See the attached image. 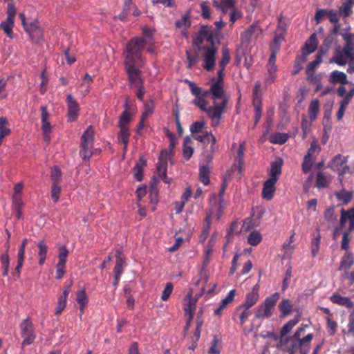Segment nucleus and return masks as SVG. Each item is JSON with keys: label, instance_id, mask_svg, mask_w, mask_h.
Returning a JSON list of instances; mask_svg holds the SVG:
<instances>
[{"label": "nucleus", "instance_id": "59", "mask_svg": "<svg viewBox=\"0 0 354 354\" xmlns=\"http://www.w3.org/2000/svg\"><path fill=\"white\" fill-rule=\"evenodd\" d=\"M214 136L211 132L205 131L202 135L194 136V140L205 145L209 143L210 137Z\"/></svg>", "mask_w": 354, "mask_h": 354}, {"label": "nucleus", "instance_id": "32", "mask_svg": "<svg viewBox=\"0 0 354 354\" xmlns=\"http://www.w3.org/2000/svg\"><path fill=\"white\" fill-rule=\"evenodd\" d=\"M94 142V130L92 126H89L81 136V144L82 145H92Z\"/></svg>", "mask_w": 354, "mask_h": 354}, {"label": "nucleus", "instance_id": "44", "mask_svg": "<svg viewBox=\"0 0 354 354\" xmlns=\"http://www.w3.org/2000/svg\"><path fill=\"white\" fill-rule=\"evenodd\" d=\"M213 212H207L205 219V226L203 229L201 237H203L204 239L207 238L209 234V232L211 227V220L212 218Z\"/></svg>", "mask_w": 354, "mask_h": 354}, {"label": "nucleus", "instance_id": "61", "mask_svg": "<svg viewBox=\"0 0 354 354\" xmlns=\"http://www.w3.org/2000/svg\"><path fill=\"white\" fill-rule=\"evenodd\" d=\"M328 12L329 10L326 9H317L315 15L316 24H320L326 17H328Z\"/></svg>", "mask_w": 354, "mask_h": 354}, {"label": "nucleus", "instance_id": "36", "mask_svg": "<svg viewBox=\"0 0 354 354\" xmlns=\"http://www.w3.org/2000/svg\"><path fill=\"white\" fill-rule=\"evenodd\" d=\"M282 160L279 159V160L272 162L271 163V168L270 171V178H275L277 181L279 179V176L281 173L282 168Z\"/></svg>", "mask_w": 354, "mask_h": 354}, {"label": "nucleus", "instance_id": "57", "mask_svg": "<svg viewBox=\"0 0 354 354\" xmlns=\"http://www.w3.org/2000/svg\"><path fill=\"white\" fill-rule=\"evenodd\" d=\"M60 184H52L51 185V198L54 203H57L59 199V194L61 192Z\"/></svg>", "mask_w": 354, "mask_h": 354}, {"label": "nucleus", "instance_id": "31", "mask_svg": "<svg viewBox=\"0 0 354 354\" xmlns=\"http://www.w3.org/2000/svg\"><path fill=\"white\" fill-rule=\"evenodd\" d=\"M37 248L39 249L37 255L39 257V266H43L45 263L47 253H48V246L44 243V240H41L37 243Z\"/></svg>", "mask_w": 354, "mask_h": 354}, {"label": "nucleus", "instance_id": "10", "mask_svg": "<svg viewBox=\"0 0 354 354\" xmlns=\"http://www.w3.org/2000/svg\"><path fill=\"white\" fill-rule=\"evenodd\" d=\"M25 31L28 34L30 39L36 44H39L44 39L43 30L38 25L37 21H33L25 25Z\"/></svg>", "mask_w": 354, "mask_h": 354}, {"label": "nucleus", "instance_id": "54", "mask_svg": "<svg viewBox=\"0 0 354 354\" xmlns=\"http://www.w3.org/2000/svg\"><path fill=\"white\" fill-rule=\"evenodd\" d=\"M230 61V50L227 48H224L222 50V59L219 62V68H225V66Z\"/></svg>", "mask_w": 354, "mask_h": 354}, {"label": "nucleus", "instance_id": "55", "mask_svg": "<svg viewBox=\"0 0 354 354\" xmlns=\"http://www.w3.org/2000/svg\"><path fill=\"white\" fill-rule=\"evenodd\" d=\"M324 218L329 223L333 224L337 221V216L335 214L334 207H330L324 212Z\"/></svg>", "mask_w": 354, "mask_h": 354}, {"label": "nucleus", "instance_id": "63", "mask_svg": "<svg viewBox=\"0 0 354 354\" xmlns=\"http://www.w3.org/2000/svg\"><path fill=\"white\" fill-rule=\"evenodd\" d=\"M205 127V122L201 121H196L193 122L189 127V131L192 133H200Z\"/></svg>", "mask_w": 354, "mask_h": 354}, {"label": "nucleus", "instance_id": "19", "mask_svg": "<svg viewBox=\"0 0 354 354\" xmlns=\"http://www.w3.org/2000/svg\"><path fill=\"white\" fill-rule=\"evenodd\" d=\"M294 304L292 301L288 299H283L278 305L280 312V318H285L290 315L293 310Z\"/></svg>", "mask_w": 354, "mask_h": 354}, {"label": "nucleus", "instance_id": "14", "mask_svg": "<svg viewBox=\"0 0 354 354\" xmlns=\"http://www.w3.org/2000/svg\"><path fill=\"white\" fill-rule=\"evenodd\" d=\"M252 308L241 304L236 308L233 318L237 317L239 319V324L241 326L245 324L248 318L252 315Z\"/></svg>", "mask_w": 354, "mask_h": 354}, {"label": "nucleus", "instance_id": "30", "mask_svg": "<svg viewBox=\"0 0 354 354\" xmlns=\"http://www.w3.org/2000/svg\"><path fill=\"white\" fill-rule=\"evenodd\" d=\"M335 38L336 37L328 33V35L323 40L322 44L320 46L318 53L326 56L329 52L331 45Z\"/></svg>", "mask_w": 354, "mask_h": 354}, {"label": "nucleus", "instance_id": "45", "mask_svg": "<svg viewBox=\"0 0 354 354\" xmlns=\"http://www.w3.org/2000/svg\"><path fill=\"white\" fill-rule=\"evenodd\" d=\"M326 328L328 335L329 336H333L336 333L337 330V327H338L337 323L335 321L333 320L330 317H327L326 318Z\"/></svg>", "mask_w": 354, "mask_h": 354}, {"label": "nucleus", "instance_id": "58", "mask_svg": "<svg viewBox=\"0 0 354 354\" xmlns=\"http://www.w3.org/2000/svg\"><path fill=\"white\" fill-rule=\"evenodd\" d=\"M313 160L309 155H306L302 162V171L304 174H308L312 168Z\"/></svg>", "mask_w": 354, "mask_h": 354}, {"label": "nucleus", "instance_id": "23", "mask_svg": "<svg viewBox=\"0 0 354 354\" xmlns=\"http://www.w3.org/2000/svg\"><path fill=\"white\" fill-rule=\"evenodd\" d=\"M329 82L333 84L339 83L342 85L347 84L348 83L346 74L337 70L333 71L330 74Z\"/></svg>", "mask_w": 354, "mask_h": 354}, {"label": "nucleus", "instance_id": "37", "mask_svg": "<svg viewBox=\"0 0 354 354\" xmlns=\"http://www.w3.org/2000/svg\"><path fill=\"white\" fill-rule=\"evenodd\" d=\"M337 199L339 201H342L344 205H347L351 202L353 198V194L351 192L346 191L344 189L339 192L335 193Z\"/></svg>", "mask_w": 354, "mask_h": 354}, {"label": "nucleus", "instance_id": "34", "mask_svg": "<svg viewBox=\"0 0 354 354\" xmlns=\"http://www.w3.org/2000/svg\"><path fill=\"white\" fill-rule=\"evenodd\" d=\"M122 250L120 249L117 250L115 257L116 262L115 266L114 267V274L115 275H121L123 272V266L124 264V259L122 257Z\"/></svg>", "mask_w": 354, "mask_h": 354}, {"label": "nucleus", "instance_id": "41", "mask_svg": "<svg viewBox=\"0 0 354 354\" xmlns=\"http://www.w3.org/2000/svg\"><path fill=\"white\" fill-rule=\"evenodd\" d=\"M120 131L118 133V139L123 144H129L130 132L129 127L118 126Z\"/></svg>", "mask_w": 354, "mask_h": 354}, {"label": "nucleus", "instance_id": "60", "mask_svg": "<svg viewBox=\"0 0 354 354\" xmlns=\"http://www.w3.org/2000/svg\"><path fill=\"white\" fill-rule=\"evenodd\" d=\"M288 138V136L286 133H277L272 138L271 142L274 144L283 145Z\"/></svg>", "mask_w": 354, "mask_h": 354}, {"label": "nucleus", "instance_id": "42", "mask_svg": "<svg viewBox=\"0 0 354 354\" xmlns=\"http://www.w3.org/2000/svg\"><path fill=\"white\" fill-rule=\"evenodd\" d=\"M1 268L3 269L2 275L6 277L8 274L9 266H10V258L8 256V250L1 256Z\"/></svg>", "mask_w": 354, "mask_h": 354}, {"label": "nucleus", "instance_id": "8", "mask_svg": "<svg viewBox=\"0 0 354 354\" xmlns=\"http://www.w3.org/2000/svg\"><path fill=\"white\" fill-rule=\"evenodd\" d=\"M225 69V68H220L217 73V79L215 77L212 79V84L211 85V91L214 92V96L216 98H222L225 95L223 88Z\"/></svg>", "mask_w": 354, "mask_h": 354}, {"label": "nucleus", "instance_id": "49", "mask_svg": "<svg viewBox=\"0 0 354 354\" xmlns=\"http://www.w3.org/2000/svg\"><path fill=\"white\" fill-rule=\"evenodd\" d=\"M340 35L345 41L344 46L354 49V33L341 32Z\"/></svg>", "mask_w": 354, "mask_h": 354}, {"label": "nucleus", "instance_id": "22", "mask_svg": "<svg viewBox=\"0 0 354 354\" xmlns=\"http://www.w3.org/2000/svg\"><path fill=\"white\" fill-rule=\"evenodd\" d=\"M234 296L235 290H231L227 295L218 303V307L214 309V315L220 316L227 306L234 300Z\"/></svg>", "mask_w": 354, "mask_h": 354}, {"label": "nucleus", "instance_id": "1", "mask_svg": "<svg viewBox=\"0 0 354 354\" xmlns=\"http://www.w3.org/2000/svg\"><path fill=\"white\" fill-rule=\"evenodd\" d=\"M146 43L147 39L142 37H133L126 44L122 54L130 86L144 84L141 68L146 63L142 54Z\"/></svg>", "mask_w": 354, "mask_h": 354}, {"label": "nucleus", "instance_id": "12", "mask_svg": "<svg viewBox=\"0 0 354 354\" xmlns=\"http://www.w3.org/2000/svg\"><path fill=\"white\" fill-rule=\"evenodd\" d=\"M66 103L68 105V120L71 122L77 118L80 113V106L71 94L66 95Z\"/></svg>", "mask_w": 354, "mask_h": 354}, {"label": "nucleus", "instance_id": "48", "mask_svg": "<svg viewBox=\"0 0 354 354\" xmlns=\"http://www.w3.org/2000/svg\"><path fill=\"white\" fill-rule=\"evenodd\" d=\"M93 147V145H84L81 144V151L80 152V156L84 159V160H88L89 158L92 156V149Z\"/></svg>", "mask_w": 354, "mask_h": 354}, {"label": "nucleus", "instance_id": "17", "mask_svg": "<svg viewBox=\"0 0 354 354\" xmlns=\"http://www.w3.org/2000/svg\"><path fill=\"white\" fill-rule=\"evenodd\" d=\"M330 300L333 304L345 307L346 308H352L354 307V302L350 297H343L339 293L335 292L330 297Z\"/></svg>", "mask_w": 354, "mask_h": 354}, {"label": "nucleus", "instance_id": "51", "mask_svg": "<svg viewBox=\"0 0 354 354\" xmlns=\"http://www.w3.org/2000/svg\"><path fill=\"white\" fill-rule=\"evenodd\" d=\"M284 39V34L283 32L276 34L274 37L273 41L270 44V50H277L279 51L281 48V42Z\"/></svg>", "mask_w": 354, "mask_h": 354}, {"label": "nucleus", "instance_id": "27", "mask_svg": "<svg viewBox=\"0 0 354 354\" xmlns=\"http://www.w3.org/2000/svg\"><path fill=\"white\" fill-rule=\"evenodd\" d=\"M308 57L305 52H302L301 55H297L294 62V69L292 71V75H297L303 68V64L307 61Z\"/></svg>", "mask_w": 354, "mask_h": 354}, {"label": "nucleus", "instance_id": "2", "mask_svg": "<svg viewBox=\"0 0 354 354\" xmlns=\"http://www.w3.org/2000/svg\"><path fill=\"white\" fill-rule=\"evenodd\" d=\"M279 298L280 295L279 292H274L267 297L255 308L252 323L257 321H260L261 323L263 321L270 319L274 315L275 306Z\"/></svg>", "mask_w": 354, "mask_h": 354}, {"label": "nucleus", "instance_id": "21", "mask_svg": "<svg viewBox=\"0 0 354 354\" xmlns=\"http://www.w3.org/2000/svg\"><path fill=\"white\" fill-rule=\"evenodd\" d=\"M300 319L301 315L298 314L294 319L289 320L282 326L280 330L279 340L286 338L285 336L299 322Z\"/></svg>", "mask_w": 354, "mask_h": 354}, {"label": "nucleus", "instance_id": "50", "mask_svg": "<svg viewBox=\"0 0 354 354\" xmlns=\"http://www.w3.org/2000/svg\"><path fill=\"white\" fill-rule=\"evenodd\" d=\"M221 342L216 335L213 337L212 345L209 348L208 354H220Z\"/></svg>", "mask_w": 354, "mask_h": 354}, {"label": "nucleus", "instance_id": "28", "mask_svg": "<svg viewBox=\"0 0 354 354\" xmlns=\"http://www.w3.org/2000/svg\"><path fill=\"white\" fill-rule=\"evenodd\" d=\"M192 140L189 136H186L184 138L183 144V156L184 158L187 161L189 160L194 151V148L191 146Z\"/></svg>", "mask_w": 354, "mask_h": 354}, {"label": "nucleus", "instance_id": "3", "mask_svg": "<svg viewBox=\"0 0 354 354\" xmlns=\"http://www.w3.org/2000/svg\"><path fill=\"white\" fill-rule=\"evenodd\" d=\"M348 156H344L341 154L335 156L328 163L327 167L336 171L339 178L342 179L348 172L349 166L347 164Z\"/></svg>", "mask_w": 354, "mask_h": 354}, {"label": "nucleus", "instance_id": "53", "mask_svg": "<svg viewBox=\"0 0 354 354\" xmlns=\"http://www.w3.org/2000/svg\"><path fill=\"white\" fill-rule=\"evenodd\" d=\"M352 7L353 5L348 2H344L339 8V14L344 17H350L352 14Z\"/></svg>", "mask_w": 354, "mask_h": 354}, {"label": "nucleus", "instance_id": "47", "mask_svg": "<svg viewBox=\"0 0 354 354\" xmlns=\"http://www.w3.org/2000/svg\"><path fill=\"white\" fill-rule=\"evenodd\" d=\"M131 120L132 118L129 111L124 110L120 116L118 126L129 127Z\"/></svg>", "mask_w": 354, "mask_h": 354}, {"label": "nucleus", "instance_id": "35", "mask_svg": "<svg viewBox=\"0 0 354 354\" xmlns=\"http://www.w3.org/2000/svg\"><path fill=\"white\" fill-rule=\"evenodd\" d=\"M209 173H210V169H209V165H203L200 167V169H199L200 180L205 185H208L210 183Z\"/></svg>", "mask_w": 354, "mask_h": 354}, {"label": "nucleus", "instance_id": "29", "mask_svg": "<svg viewBox=\"0 0 354 354\" xmlns=\"http://www.w3.org/2000/svg\"><path fill=\"white\" fill-rule=\"evenodd\" d=\"M185 304L184 305V310L185 315L194 316V312L196 306V299L193 298L191 295H188L185 298Z\"/></svg>", "mask_w": 354, "mask_h": 354}, {"label": "nucleus", "instance_id": "25", "mask_svg": "<svg viewBox=\"0 0 354 354\" xmlns=\"http://www.w3.org/2000/svg\"><path fill=\"white\" fill-rule=\"evenodd\" d=\"M41 129L43 133H50L52 131V127L48 122V119L50 118V113L47 111V108L45 106H41Z\"/></svg>", "mask_w": 354, "mask_h": 354}, {"label": "nucleus", "instance_id": "18", "mask_svg": "<svg viewBox=\"0 0 354 354\" xmlns=\"http://www.w3.org/2000/svg\"><path fill=\"white\" fill-rule=\"evenodd\" d=\"M313 333H309L303 337H297L299 351L301 354H308L310 348V342L313 339Z\"/></svg>", "mask_w": 354, "mask_h": 354}, {"label": "nucleus", "instance_id": "15", "mask_svg": "<svg viewBox=\"0 0 354 354\" xmlns=\"http://www.w3.org/2000/svg\"><path fill=\"white\" fill-rule=\"evenodd\" d=\"M275 178H269L265 181L263 186L262 196L267 200H271L275 192V184L277 183Z\"/></svg>", "mask_w": 354, "mask_h": 354}, {"label": "nucleus", "instance_id": "7", "mask_svg": "<svg viewBox=\"0 0 354 354\" xmlns=\"http://www.w3.org/2000/svg\"><path fill=\"white\" fill-rule=\"evenodd\" d=\"M7 19L2 21L0 24L1 28L3 30L8 37L12 38V28L14 27V21L17 14V9L12 3H10L7 6Z\"/></svg>", "mask_w": 354, "mask_h": 354}, {"label": "nucleus", "instance_id": "16", "mask_svg": "<svg viewBox=\"0 0 354 354\" xmlns=\"http://www.w3.org/2000/svg\"><path fill=\"white\" fill-rule=\"evenodd\" d=\"M347 221H349V226L346 232L351 233L354 230V213H350L349 211L342 209L339 219V228H343Z\"/></svg>", "mask_w": 354, "mask_h": 354}, {"label": "nucleus", "instance_id": "9", "mask_svg": "<svg viewBox=\"0 0 354 354\" xmlns=\"http://www.w3.org/2000/svg\"><path fill=\"white\" fill-rule=\"evenodd\" d=\"M205 53L203 54L204 64L203 67L207 71H212L216 64V54L217 48L216 47H203Z\"/></svg>", "mask_w": 354, "mask_h": 354}, {"label": "nucleus", "instance_id": "11", "mask_svg": "<svg viewBox=\"0 0 354 354\" xmlns=\"http://www.w3.org/2000/svg\"><path fill=\"white\" fill-rule=\"evenodd\" d=\"M185 82L188 84L191 93L195 96L196 98L205 99L209 95H212V100H218L214 96V92L211 91V88L209 90H205L201 87L197 86L194 82L185 80Z\"/></svg>", "mask_w": 354, "mask_h": 354}, {"label": "nucleus", "instance_id": "26", "mask_svg": "<svg viewBox=\"0 0 354 354\" xmlns=\"http://www.w3.org/2000/svg\"><path fill=\"white\" fill-rule=\"evenodd\" d=\"M147 166V160L140 157L133 168L134 178L138 182L142 181L143 178V169Z\"/></svg>", "mask_w": 354, "mask_h": 354}, {"label": "nucleus", "instance_id": "33", "mask_svg": "<svg viewBox=\"0 0 354 354\" xmlns=\"http://www.w3.org/2000/svg\"><path fill=\"white\" fill-rule=\"evenodd\" d=\"M319 112V101L317 99L313 100L308 106V113L311 122L315 120Z\"/></svg>", "mask_w": 354, "mask_h": 354}, {"label": "nucleus", "instance_id": "6", "mask_svg": "<svg viewBox=\"0 0 354 354\" xmlns=\"http://www.w3.org/2000/svg\"><path fill=\"white\" fill-rule=\"evenodd\" d=\"M227 102L228 99L224 95L222 98L213 100V105L209 106L205 113L210 119H221Z\"/></svg>", "mask_w": 354, "mask_h": 354}, {"label": "nucleus", "instance_id": "40", "mask_svg": "<svg viewBox=\"0 0 354 354\" xmlns=\"http://www.w3.org/2000/svg\"><path fill=\"white\" fill-rule=\"evenodd\" d=\"M324 55L318 53L316 55L315 59L313 62H310L306 66V72H315L316 69L319 67V66L322 62V57Z\"/></svg>", "mask_w": 354, "mask_h": 354}, {"label": "nucleus", "instance_id": "46", "mask_svg": "<svg viewBox=\"0 0 354 354\" xmlns=\"http://www.w3.org/2000/svg\"><path fill=\"white\" fill-rule=\"evenodd\" d=\"M262 240L261 234L257 230L252 231L248 237V242L252 246L257 245Z\"/></svg>", "mask_w": 354, "mask_h": 354}, {"label": "nucleus", "instance_id": "13", "mask_svg": "<svg viewBox=\"0 0 354 354\" xmlns=\"http://www.w3.org/2000/svg\"><path fill=\"white\" fill-rule=\"evenodd\" d=\"M278 346L283 347V351L288 354H296L299 351L297 338L292 335L280 339Z\"/></svg>", "mask_w": 354, "mask_h": 354}, {"label": "nucleus", "instance_id": "52", "mask_svg": "<svg viewBox=\"0 0 354 354\" xmlns=\"http://www.w3.org/2000/svg\"><path fill=\"white\" fill-rule=\"evenodd\" d=\"M76 301L79 304V305L86 306L88 304V297L86 294V290L84 288H81L78 290L76 292Z\"/></svg>", "mask_w": 354, "mask_h": 354}, {"label": "nucleus", "instance_id": "5", "mask_svg": "<svg viewBox=\"0 0 354 354\" xmlns=\"http://www.w3.org/2000/svg\"><path fill=\"white\" fill-rule=\"evenodd\" d=\"M354 55V49L351 48L337 46L335 50L333 57L330 59L329 63H335L338 66H345L351 57Z\"/></svg>", "mask_w": 354, "mask_h": 354}, {"label": "nucleus", "instance_id": "39", "mask_svg": "<svg viewBox=\"0 0 354 354\" xmlns=\"http://www.w3.org/2000/svg\"><path fill=\"white\" fill-rule=\"evenodd\" d=\"M330 183V178L325 176L322 172H318L316 176V186L318 188L327 187Z\"/></svg>", "mask_w": 354, "mask_h": 354}, {"label": "nucleus", "instance_id": "20", "mask_svg": "<svg viewBox=\"0 0 354 354\" xmlns=\"http://www.w3.org/2000/svg\"><path fill=\"white\" fill-rule=\"evenodd\" d=\"M318 45V40L316 33H313L310 37L306 41L302 52H305L307 56L314 53Z\"/></svg>", "mask_w": 354, "mask_h": 354}, {"label": "nucleus", "instance_id": "62", "mask_svg": "<svg viewBox=\"0 0 354 354\" xmlns=\"http://www.w3.org/2000/svg\"><path fill=\"white\" fill-rule=\"evenodd\" d=\"M149 196L151 203L156 205L158 202V191L156 187L151 185L149 190Z\"/></svg>", "mask_w": 354, "mask_h": 354}, {"label": "nucleus", "instance_id": "43", "mask_svg": "<svg viewBox=\"0 0 354 354\" xmlns=\"http://www.w3.org/2000/svg\"><path fill=\"white\" fill-rule=\"evenodd\" d=\"M259 299V294H254L250 292L246 294L245 301L242 304L252 308L258 302Z\"/></svg>", "mask_w": 354, "mask_h": 354}, {"label": "nucleus", "instance_id": "4", "mask_svg": "<svg viewBox=\"0 0 354 354\" xmlns=\"http://www.w3.org/2000/svg\"><path fill=\"white\" fill-rule=\"evenodd\" d=\"M21 337L23 338L22 345L32 344L36 338L33 324L29 317L24 319L19 324Z\"/></svg>", "mask_w": 354, "mask_h": 354}, {"label": "nucleus", "instance_id": "64", "mask_svg": "<svg viewBox=\"0 0 354 354\" xmlns=\"http://www.w3.org/2000/svg\"><path fill=\"white\" fill-rule=\"evenodd\" d=\"M347 336L354 337V315H350L348 317V323L347 324V331L345 332Z\"/></svg>", "mask_w": 354, "mask_h": 354}, {"label": "nucleus", "instance_id": "56", "mask_svg": "<svg viewBox=\"0 0 354 354\" xmlns=\"http://www.w3.org/2000/svg\"><path fill=\"white\" fill-rule=\"evenodd\" d=\"M154 104L153 101L151 100L145 104V110L141 115V118L143 119H147L153 113Z\"/></svg>", "mask_w": 354, "mask_h": 354}, {"label": "nucleus", "instance_id": "24", "mask_svg": "<svg viewBox=\"0 0 354 354\" xmlns=\"http://www.w3.org/2000/svg\"><path fill=\"white\" fill-rule=\"evenodd\" d=\"M354 264V256L349 251H346L344 255L342 257L338 270H344L347 272Z\"/></svg>", "mask_w": 354, "mask_h": 354}, {"label": "nucleus", "instance_id": "38", "mask_svg": "<svg viewBox=\"0 0 354 354\" xmlns=\"http://www.w3.org/2000/svg\"><path fill=\"white\" fill-rule=\"evenodd\" d=\"M52 184H61L62 181V172L59 167L54 166L50 171Z\"/></svg>", "mask_w": 354, "mask_h": 354}]
</instances>
